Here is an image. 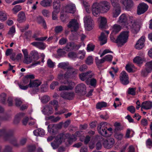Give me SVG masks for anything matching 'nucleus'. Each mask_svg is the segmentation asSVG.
Listing matches in <instances>:
<instances>
[{
    "mask_svg": "<svg viewBox=\"0 0 152 152\" xmlns=\"http://www.w3.org/2000/svg\"><path fill=\"white\" fill-rule=\"evenodd\" d=\"M77 72L78 70L77 69L69 67L64 75L61 73L58 74V79L59 80H61L71 78L77 74Z\"/></svg>",
    "mask_w": 152,
    "mask_h": 152,
    "instance_id": "f257e3e1",
    "label": "nucleus"
},
{
    "mask_svg": "<svg viewBox=\"0 0 152 152\" xmlns=\"http://www.w3.org/2000/svg\"><path fill=\"white\" fill-rule=\"evenodd\" d=\"M129 36V31H124L121 32L116 39V43L119 46H122L127 42Z\"/></svg>",
    "mask_w": 152,
    "mask_h": 152,
    "instance_id": "f03ea898",
    "label": "nucleus"
},
{
    "mask_svg": "<svg viewBox=\"0 0 152 152\" xmlns=\"http://www.w3.org/2000/svg\"><path fill=\"white\" fill-rule=\"evenodd\" d=\"M107 123L106 122H102L97 127V130L99 134L104 137H107L109 135L107 132V127L106 126Z\"/></svg>",
    "mask_w": 152,
    "mask_h": 152,
    "instance_id": "7ed1b4c3",
    "label": "nucleus"
},
{
    "mask_svg": "<svg viewBox=\"0 0 152 152\" xmlns=\"http://www.w3.org/2000/svg\"><path fill=\"white\" fill-rule=\"evenodd\" d=\"M63 80H61V82L64 84H68V85L61 86L59 88V91H68L71 90L73 89L75 86L74 83L72 81H69L68 80L63 81Z\"/></svg>",
    "mask_w": 152,
    "mask_h": 152,
    "instance_id": "20e7f679",
    "label": "nucleus"
},
{
    "mask_svg": "<svg viewBox=\"0 0 152 152\" xmlns=\"http://www.w3.org/2000/svg\"><path fill=\"white\" fill-rule=\"evenodd\" d=\"M84 22L86 29L88 31L91 30L93 28V23L91 17L90 16H86L84 18Z\"/></svg>",
    "mask_w": 152,
    "mask_h": 152,
    "instance_id": "39448f33",
    "label": "nucleus"
},
{
    "mask_svg": "<svg viewBox=\"0 0 152 152\" xmlns=\"http://www.w3.org/2000/svg\"><path fill=\"white\" fill-rule=\"evenodd\" d=\"M94 74L91 71H87L86 72L82 73L79 75L80 79L82 81H87L88 79L94 77Z\"/></svg>",
    "mask_w": 152,
    "mask_h": 152,
    "instance_id": "423d86ee",
    "label": "nucleus"
},
{
    "mask_svg": "<svg viewBox=\"0 0 152 152\" xmlns=\"http://www.w3.org/2000/svg\"><path fill=\"white\" fill-rule=\"evenodd\" d=\"M75 92L80 95H83L86 94V86L83 83H80L77 85L75 88Z\"/></svg>",
    "mask_w": 152,
    "mask_h": 152,
    "instance_id": "0eeeda50",
    "label": "nucleus"
},
{
    "mask_svg": "<svg viewBox=\"0 0 152 152\" xmlns=\"http://www.w3.org/2000/svg\"><path fill=\"white\" fill-rule=\"evenodd\" d=\"M63 135L61 134L57 135L54 141L51 143V145L53 149L57 148L62 142Z\"/></svg>",
    "mask_w": 152,
    "mask_h": 152,
    "instance_id": "6e6552de",
    "label": "nucleus"
},
{
    "mask_svg": "<svg viewBox=\"0 0 152 152\" xmlns=\"http://www.w3.org/2000/svg\"><path fill=\"white\" fill-rule=\"evenodd\" d=\"M148 6L147 4L144 2L140 3L137 7V14L140 15L144 13L148 10Z\"/></svg>",
    "mask_w": 152,
    "mask_h": 152,
    "instance_id": "1a4fd4ad",
    "label": "nucleus"
},
{
    "mask_svg": "<svg viewBox=\"0 0 152 152\" xmlns=\"http://www.w3.org/2000/svg\"><path fill=\"white\" fill-rule=\"evenodd\" d=\"M80 46L77 45L73 42H69L66 44L64 49L67 51H70L74 49L78 50Z\"/></svg>",
    "mask_w": 152,
    "mask_h": 152,
    "instance_id": "9d476101",
    "label": "nucleus"
},
{
    "mask_svg": "<svg viewBox=\"0 0 152 152\" xmlns=\"http://www.w3.org/2000/svg\"><path fill=\"white\" fill-rule=\"evenodd\" d=\"M101 11L103 12H106L110 9V5L109 2L104 1L98 3Z\"/></svg>",
    "mask_w": 152,
    "mask_h": 152,
    "instance_id": "9b49d317",
    "label": "nucleus"
},
{
    "mask_svg": "<svg viewBox=\"0 0 152 152\" xmlns=\"http://www.w3.org/2000/svg\"><path fill=\"white\" fill-rule=\"evenodd\" d=\"M67 26L71 29V31H76L79 28V25L77 20L75 19H72L69 22Z\"/></svg>",
    "mask_w": 152,
    "mask_h": 152,
    "instance_id": "f8f14e48",
    "label": "nucleus"
},
{
    "mask_svg": "<svg viewBox=\"0 0 152 152\" xmlns=\"http://www.w3.org/2000/svg\"><path fill=\"white\" fill-rule=\"evenodd\" d=\"M128 16L125 13L121 14L119 17L118 20V23L124 27L128 24Z\"/></svg>",
    "mask_w": 152,
    "mask_h": 152,
    "instance_id": "ddd939ff",
    "label": "nucleus"
},
{
    "mask_svg": "<svg viewBox=\"0 0 152 152\" xmlns=\"http://www.w3.org/2000/svg\"><path fill=\"white\" fill-rule=\"evenodd\" d=\"M120 80L122 84L126 85L129 84V77L127 73L125 71H123L120 75Z\"/></svg>",
    "mask_w": 152,
    "mask_h": 152,
    "instance_id": "4468645a",
    "label": "nucleus"
},
{
    "mask_svg": "<svg viewBox=\"0 0 152 152\" xmlns=\"http://www.w3.org/2000/svg\"><path fill=\"white\" fill-rule=\"evenodd\" d=\"M30 56L33 59V61L34 63L31 64L32 66H35L40 63V61H36L39 58L38 52L36 50H33L31 51L30 53Z\"/></svg>",
    "mask_w": 152,
    "mask_h": 152,
    "instance_id": "2eb2a0df",
    "label": "nucleus"
},
{
    "mask_svg": "<svg viewBox=\"0 0 152 152\" xmlns=\"http://www.w3.org/2000/svg\"><path fill=\"white\" fill-rule=\"evenodd\" d=\"M103 145L105 148L109 149L111 148L115 143L114 139L111 138H108L106 140L103 139Z\"/></svg>",
    "mask_w": 152,
    "mask_h": 152,
    "instance_id": "dca6fc26",
    "label": "nucleus"
},
{
    "mask_svg": "<svg viewBox=\"0 0 152 152\" xmlns=\"http://www.w3.org/2000/svg\"><path fill=\"white\" fill-rule=\"evenodd\" d=\"M62 8L65 12L70 13H74L76 10L75 4H68L66 6L62 7Z\"/></svg>",
    "mask_w": 152,
    "mask_h": 152,
    "instance_id": "f3484780",
    "label": "nucleus"
},
{
    "mask_svg": "<svg viewBox=\"0 0 152 152\" xmlns=\"http://www.w3.org/2000/svg\"><path fill=\"white\" fill-rule=\"evenodd\" d=\"M61 96L63 98L68 100H72L74 96V93L73 92H63L61 94Z\"/></svg>",
    "mask_w": 152,
    "mask_h": 152,
    "instance_id": "a211bd4d",
    "label": "nucleus"
},
{
    "mask_svg": "<svg viewBox=\"0 0 152 152\" xmlns=\"http://www.w3.org/2000/svg\"><path fill=\"white\" fill-rule=\"evenodd\" d=\"M101 10L98 3H96L93 4L92 6V12L94 16H97L100 12Z\"/></svg>",
    "mask_w": 152,
    "mask_h": 152,
    "instance_id": "6ab92c4d",
    "label": "nucleus"
},
{
    "mask_svg": "<svg viewBox=\"0 0 152 152\" xmlns=\"http://www.w3.org/2000/svg\"><path fill=\"white\" fill-rule=\"evenodd\" d=\"M145 37L144 36H142L138 40L137 42L135 47L137 49H142L144 46V42L145 41Z\"/></svg>",
    "mask_w": 152,
    "mask_h": 152,
    "instance_id": "aec40b11",
    "label": "nucleus"
},
{
    "mask_svg": "<svg viewBox=\"0 0 152 152\" xmlns=\"http://www.w3.org/2000/svg\"><path fill=\"white\" fill-rule=\"evenodd\" d=\"M31 45L39 49L44 50L46 47V45L42 42H34L31 43Z\"/></svg>",
    "mask_w": 152,
    "mask_h": 152,
    "instance_id": "412c9836",
    "label": "nucleus"
},
{
    "mask_svg": "<svg viewBox=\"0 0 152 152\" xmlns=\"http://www.w3.org/2000/svg\"><path fill=\"white\" fill-rule=\"evenodd\" d=\"M41 81L38 80H30L28 86L30 88H38L41 84Z\"/></svg>",
    "mask_w": 152,
    "mask_h": 152,
    "instance_id": "4be33fe9",
    "label": "nucleus"
},
{
    "mask_svg": "<svg viewBox=\"0 0 152 152\" xmlns=\"http://www.w3.org/2000/svg\"><path fill=\"white\" fill-rule=\"evenodd\" d=\"M131 23L129 25L130 28L131 29V31L134 34H137L139 31V26L137 25L135 23H132L131 21Z\"/></svg>",
    "mask_w": 152,
    "mask_h": 152,
    "instance_id": "5701e85b",
    "label": "nucleus"
},
{
    "mask_svg": "<svg viewBox=\"0 0 152 152\" xmlns=\"http://www.w3.org/2000/svg\"><path fill=\"white\" fill-rule=\"evenodd\" d=\"M42 111L44 114L48 115L52 114L53 113L52 107L48 105L45 106Z\"/></svg>",
    "mask_w": 152,
    "mask_h": 152,
    "instance_id": "b1692460",
    "label": "nucleus"
},
{
    "mask_svg": "<svg viewBox=\"0 0 152 152\" xmlns=\"http://www.w3.org/2000/svg\"><path fill=\"white\" fill-rule=\"evenodd\" d=\"M120 2L127 9L131 7L133 5V3L132 0H121Z\"/></svg>",
    "mask_w": 152,
    "mask_h": 152,
    "instance_id": "393cba45",
    "label": "nucleus"
},
{
    "mask_svg": "<svg viewBox=\"0 0 152 152\" xmlns=\"http://www.w3.org/2000/svg\"><path fill=\"white\" fill-rule=\"evenodd\" d=\"M53 11L59 12L61 8V3L59 0H54L53 3Z\"/></svg>",
    "mask_w": 152,
    "mask_h": 152,
    "instance_id": "a878e982",
    "label": "nucleus"
},
{
    "mask_svg": "<svg viewBox=\"0 0 152 152\" xmlns=\"http://www.w3.org/2000/svg\"><path fill=\"white\" fill-rule=\"evenodd\" d=\"M121 12V8L120 5L114 7L113 11V17L114 18L117 17Z\"/></svg>",
    "mask_w": 152,
    "mask_h": 152,
    "instance_id": "bb28decb",
    "label": "nucleus"
},
{
    "mask_svg": "<svg viewBox=\"0 0 152 152\" xmlns=\"http://www.w3.org/2000/svg\"><path fill=\"white\" fill-rule=\"evenodd\" d=\"M97 81L96 79L93 77L88 79L87 81H86L85 83L87 85H91L94 88H95L96 86Z\"/></svg>",
    "mask_w": 152,
    "mask_h": 152,
    "instance_id": "cd10ccee",
    "label": "nucleus"
},
{
    "mask_svg": "<svg viewBox=\"0 0 152 152\" xmlns=\"http://www.w3.org/2000/svg\"><path fill=\"white\" fill-rule=\"evenodd\" d=\"M100 21L99 27L101 28H105L107 25V20L104 17H100L99 18Z\"/></svg>",
    "mask_w": 152,
    "mask_h": 152,
    "instance_id": "c85d7f7f",
    "label": "nucleus"
},
{
    "mask_svg": "<svg viewBox=\"0 0 152 152\" xmlns=\"http://www.w3.org/2000/svg\"><path fill=\"white\" fill-rule=\"evenodd\" d=\"M34 135L36 136L43 137L45 134V131L43 129L39 128L34 130L33 132Z\"/></svg>",
    "mask_w": 152,
    "mask_h": 152,
    "instance_id": "c756f323",
    "label": "nucleus"
},
{
    "mask_svg": "<svg viewBox=\"0 0 152 152\" xmlns=\"http://www.w3.org/2000/svg\"><path fill=\"white\" fill-rule=\"evenodd\" d=\"M141 108L146 110L151 109L152 107V102L150 101H145L141 105Z\"/></svg>",
    "mask_w": 152,
    "mask_h": 152,
    "instance_id": "7c9ffc66",
    "label": "nucleus"
},
{
    "mask_svg": "<svg viewBox=\"0 0 152 152\" xmlns=\"http://www.w3.org/2000/svg\"><path fill=\"white\" fill-rule=\"evenodd\" d=\"M26 20L25 14L24 12L21 11L18 15L17 20L19 23L24 22Z\"/></svg>",
    "mask_w": 152,
    "mask_h": 152,
    "instance_id": "2f4dec72",
    "label": "nucleus"
},
{
    "mask_svg": "<svg viewBox=\"0 0 152 152\" xmlns=\"http://www.w3.org/2000/svg\"><path fill=\"white\" fill-rule=\"evenodd\" d=\"M99 40L100 41V44L101 45H103L107 43V37L104 32L101 33V35L99 37Z\"/></svg>",
    "mask_w": 152,
    "mask_h": 152,
    "instance_id": "473e14b6",
    "label": "nucleus"
},
{
    "mask_svg": "<svg viewBox=\"0 0 152 152\" xmlns=\"http://www.w3.org/2000/svg\"><path fill=\"white\" fill-rule=\"evenodd\" d=\"M145 60L143 57L137 56L133 59V62L137 64H141Z\"/></svg>",
    "mask_w": 152,
    "mask_h": 152,
    "instance_id": "72a5a7b5",
    "label": "nucleus"
},
{
    "mask_svg": "<svg viewBox=\"0 0 152 152\" xmlns=\"http://www.w3.org/2000/svg\"><path fill=\"white\" fill-rule=\"evenodd\" d=\"M25 114L23 113H20L17 115L15 118L14 122L15 124H17L19 123L21 118L23 117Z\"/></svg>",
    "mask_w": 152,
    "mask_h": 152,
    "instance_id": "f704fd0d",
    "label": "nucleus"
},
{
    "mask_svg": "<svg viewBox=\"0 0 152 152\" xmlns=\"http://www.w3.org/2000/svg\"><path fill=\"white\" fill-rule=\"evenodd\" d=\"M114 126L115 127L114 132H118V131H121L122 129V127L120 123L116 122L114 124Z\"/></svg>",
    "mask_w": 152,
    "mask_h": 152,
    "instance_id": "c9c22d12",
    "label": "nucleus"
},
{
    "mask_svg": "<svg viewBox=\"0 0 152 152\" xmlns=\"http://www.w3.org/2000/svg\"><path fill=\"white\" fill-rule=\"evenodd\" d=\"M52 2V0H43L40 2V4L43 7L50 6Z\"/></svg>",
    "mask_w": 152,
    "mask_h": 152,
    "instance_id": "e433bc0d",
    "label": "nucleus"
},
{
    "mask_svg": "<svg viewBox=\"0 0 152 152\" xmlns=\"http://www.w3.org/2000/svg\"><path fill=\"white\" fill-rule=\"evenodd\" d=\"M68 65L69 63L68 62H63L59 63L58 66V67L60 68L67 69L69 67Z\"/></svg>",
    "mask_w": 152,
    "mask_h": 152,
    "instance_id": "4c0bfd02",
    "label": "nucleus"
},
{
    "mask_svg": "<svg viewBox=\"0 0 152 152\" xmlns=\"http://www.w3.org/2000/svg\"><path fill=\"white\" fill-rule=\"evenodd\" d=\"M7 18L6 13L4 11H0V20L4 21L6 20Z\"/></svg>",
    "mask_w": 152,
    "mask_h": 152,
    "instance_id": "58836bf2",
    "label": "nucleus"
},
{
    "mask_svg": "<svg viewBox=\"0 0 152 152\" xmlns=\"http://www.w3.org/2000/svg\"><path fill=\"white\" fill-rule=\"evenodd\" d=\"M107 104L106 102H98L96 104V108L97 109H101L102 107H106Z\"/></svg>",
    "mask_w": 152,
    "mask_h": 152,
    "instance_id": "ea45409f",
    "label": "nucleus"
},
{
    "mask_svg": "<svg viewBox=\"0 0 152 152\" xmlns=\"http://www.w3.org/2000/svg\"><path fill=\"white\" fill-rule=\"evenodd\" d=\"M146 70L148 72H150L152 70V60L146 63Z\"/></svg>",
    "mask_w": 152,
    "mask_h": 152,
    "instance_id": "a19ab883",
    "label": "nucleus"
},
{
    "mask_svg": "<svg viewBox=\"0 0 152 152\" xmlns=\"http://www.w3.org/2000/svg\"><path fill=\"white\" fill-rule=\"evenodd\" d=\"M121 28V27L119 25L115 24L113 27V30L112 32L114 34H116L120 31Z\"/></svg>",
    "mask_w": 152,
    "mask_h": 152,
    "instance_id": "79ce46f5",
    "label": "nucleus"
},
{
    "mask_svg": "<svg viewBox=\"0 0 152 152\" xmlns=\"http://www.w3.org/2000/svg\"><path fill=\"white\" fill-rule=\"evenodd\" d=\"M22 9L21 6L19 5H16L14 6L12 9V11L13 13L14 14H17L19 11Z\"/></svg>",
    "mask_w": 152,
    "mask_h": 152,
    "instance_id": "37998d69",
    "label": "nucleus"
},
{
    "mask_svg": "<svg viewBox=\"0 0 152 152\" xmlns=\"http://www.w3.org/2000/svg\"><path fill=\"white\" fill-rule=\"evenodd\" d=\"M77 138L74 134L70 135L67 138V141L69 144H72L73 142L75 141Z\"/></svg>",
    "mask_w": 152,
    "mask_h": 152,
    "instance_id": "c03bdc74",
    "label": "nucleus"
},
{
    "mask_svg": "<svg viewBox=\"0 0 152 152\" xmlns=\"http://www.w3.org/2000/svg\"><path fill=\"white\" fill-rule=\"evenodd\" d=\"M78 54L74 52H71L69 53L68 56L69 58L72 59L77 58Z\"/></svg>",
    "mask_w": 152,
    "mask_h": 152,
    "instance_id": "a18cd8bd",
    "label": "nucleus"
},
{
    "mask_svg": "<svg viewBox=\"0 0 152 152\" xmlns=\"http://www.w3.org/2000/svg\"><path fill=\"white\" fill-rule=\"evenodd\" d=\"M38 21L39 23L42 24L44 28L45 29L47 28V26L45 20L41 17H39L38 18Z\"/></svg>",
    "mask_w": 152,
    "mask_h": 152,
    "instance_id": "49530a36",
    "label": "nucleus"
},
{
    "mask_svg": "<svg viewBox=\"0 0 152 152\" xmlns=\"http://www.w3.org/2000/svg\"><path fill=\"white\" fill-rule=\"evenodd\" d=\"M136 88H129L128 89L127 92L128 94L134 96L135 95Z\"/></svg>",
    "mask_w": 152,
    "mask_h": 152,
    "instance_id": "de8ad7c7",
    "label": "nucleus"
},
{
    "mask_svg": "<svg viewBox=\"0 0 152 152\" xmlns=\"http://www.w3.org/2000/svg\"><path fill=\"white\" fill-rule=\"evenodd\" d=\"M48 66L50 68H53L55 66V63L53 62L50 59H49L47 61Z\"/></svg>",
    "mask_w": 152,
    "mask_h": 152,
    "instance_id": "09e8293b",
    "label": "nucleus"
},
{
    "mask_svg": "<svg viewBox=\"0 0 152 152\" xmlns=\"http://www.w3.org/2000/svg\"><path fill=\"white\" fill-rule=\"evenodd\" d=\"M32 37L35 38V40L38 41H44L46 40L48 38V37L47 36L44 37H41L39 38H37V35L36 34H34L33 35Z\"/></svg>",
    "mask_w": 152,
    "mask_h": 152,
    "instance_id": "8fccbe9b",
    "label": "nucleus"
},
{
    "mask_svg": "<svg viewBox=\"0 0 152 152\" xmlns=\"http://www.w3.org/2000/svg\"><path fill=\"white\" fill-rule=\"evenodd\" d=\"M7 95L5 93H2L0 95V102L4 104L6 99Z\"/></svg>",
    "mask_w": 152,
    "mask_h": 152,
    "instance_id": "3c124183",
    "label": "nucleus"
},
{
    "mask_svg": "<svg viewBox=\"0 0 152 152\" xmlns=\"http://www.w3.org/2000/svg\"><path fill=\"white\" fill-rule=\"evenodd\" d=\"M114 136L118 140H121L124 134L121 132H115Z\"/></svg>",
    "mask_w": 152,
    "mask_h": 152,
    "instance_id": "603ef678",
    "label": "nucleus"
},
{
    "mask_svg": "<svg viewBox=\"0 0 152 152\" xmlns=\"http://www.w3.org/2000/svg\"><path fill=\"white\" fill-rule=\"evenodd\" d=\"M93 58L91 56H89L86 60V63L88 65H90L93 63Z\"/></svg>",
    "mask_w": 152,
    "mask_h": 152,
    "instance_id": "864d4df0",
    "label": "nucleus"
},
{
    "mask_svg": "<svg viewBox=\"0 0 152 152\" xmlns=\"http://www.w3.org/2000/svg\"><path fill=\"white\" fill-rule=\"evenodd\" d=\"M48 91V86L47 84H43L41 87L40 91L42 92H45Z\"/></svg>",
    "mask_w": 152,
    "mask_h": 152,
    "instance_id": "5fc2aeb1",
    "label": "nucleus"
},
{
    "mask_svg": "<svg viewBox=\"0 0 152 152\" xmlns=\"http://www.w3.org/2000/svg\"><path fill=\"white\" fill-rule=\"evenodd\" d=\"M32 61H33V59L31 56L29 57L27 56L24 58V62L26 64H29Z\"/></svg>",
    "mask_w": 152,
    "mask_h": 152,
    "instance_id": "6e6d98bb",
    "label": "nucleus"
},
{
    "mask_svg": "<svg viewBox=\"0 0 152 152\" xmlns=\"http://www.w3.org/2000/svg\"><path fill=\"white\" fill-rule=\"evenodd\" d=\"M49 97L48 96L45 95L42 97L41 100L43 103H46L49 101Z\"/></svg>",
    "mask_w": 152,
    "mask_h": 152,
    "instance_id": "4d7b16f0",
    "label": "nucleus"
},
{
    "mask_svg": "<svg viewBox=\"0 0 152 152\" xmlns=\"http://www.w3.org/2000/svg\"><path fill=\"white\" fill-rule=\"evenodd\" d=\"M113 58V56L110 55H107L103 58L104 61H107L109 62L112 61Z\"/></svg>",
    "mask_w": 152,
    "mask_h": 152,
    "instance_id": "13d9d810",
    "label": "nucleus"
},
{
    "mask_svg": "<svg viewBox=\"0 0 152 152\" xmlns=\"http://www.w3.org/2000/svg\"><path fill=\"white\" fill-rule=\"evenodd\" d=\"M95 45L92 44H89L88 45L87 47V50L88 51H93L95 48Z\"/></svg>",
    "mask_w": 152,
    "mask_h": 152,
    "instance_id": "bf43d9fd",
    "label": "nucleus"
},
{
    "mask_svg": "<svg viewBox=\"0 0 152 152\" xmlns=\"http://www.w3.org/2000/svg\"><path fill=\"white\" fill-rule=\"evenodd\" d=\"M67 39L66 38H62L59 41V44L61 45H64L67 42Z\"/></svg>",
    "mask_w": 152,
    "mask_h": 152,
    "instance_id": "052dcab7",
    "label": "nucleus"
},
{
    "mask_svg": "<svg viewBox=\"0 0 152 152\" xmlns=\"http://www.w3.org/2000/svg\"><path fill=\"white\" fill-rule=\"evenodd\" d=\"M30 92L31 94H34L37 93L39 91V89L38 88H31Z\"/></svg>",
    "mask_w": 152,
    "mask_h": 152,
    "instance_id": "680f3d73",
    "label": "nucleus"
},
{
    "mask_svg": "<svg viewBox=\"0 0 152 152\" xmlns=\"http://www.w3.org/2000/svg\"><path fill=\"white\" fill-rule=\"evenodd\" d=\"M111 4L113 7L120 5L118 3V0H110Z\"/></svg>",
    "mask_w": 152,
    "mask_h": 152,
    "instance_id": "e2e57ef3",
    "label": "nucleus"
},
{
    "mask_svg": "<svg viewBox=\"0 0 152 152\" xmlns=\"http://www.w3.org/2000/svg\"><path fill=\"white\" fill-rule=\"evenodd\" d=\"M63 30V27L61 26H58L56 27L55 29V32L56 33L61 32Z\"/></svg>",
    "mask_w": 152,
    "mask_h": 152,
    "instance_id": "0e129e2a",
    "label": "nucleus"
},
{
    "mask_svg": "<svg viewBox=\"0 0 152 152\" xmlns=\"http://www.w3.org/2000/svg\"><path fill=\"white\" fill-rule=\"evenodd\" d=\"M127 110L132 113H134L135 111V109L133 106H130L127 107Z\"/></svg>",
    "mask_w": 152,
    "mask_h": 152,
    "instance_id": "69168bd1",
    "label": "nucleus"
},
{
    "mask_svg": "<svg viewBox=\"0 0 152 152\" xmlns=\"http://www.w3.org/2000/svg\"><path fill=\"white\" fill-rule=\"evenodd\" d=\"M87 68V66L85 64H83L80 66L79 70L81 72H83L86 70Z\"/></svg>",
    "mask_w": 152,
    "mask_h": 152,
    "instance_id": "338daca9",
    "label": "nucleus"
},
{
    "mask_svg": "<svg viewBox=\"0 0 152 152\" xmlns=\"http://www.w3.org/2000/svg\"><path fill=\"white\" fill-rule=\"evenodd\" d=\"M12 148L9 145H6L3 152H12Z\"/></svg>",
    "mask_w": 152,
    "mask_h": 152,
    "instance_id": "774afa93",
    "label": "nucleus"
}]
</instances>
